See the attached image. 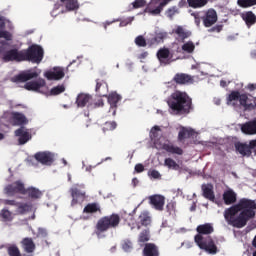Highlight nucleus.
Returning a JSON list of instances; mask_svg holds the SVG:
<instances>
[{"mask_svg": "<svg viewBox=\"0 0 256 256\" xmlns=\"http://www.w3.org/2000/svg\"><path fill=\"white\" fill-rule=\"evenodd\" d=\"M256 201L249 198H241L237 204L224 211V219L228 225L236 229H243L251 219H255Z\"/></svg>", "mask_w": 256, "mask_h": 256, "instance_id": "1", "label": "nucleus"}, {"mask_svg": "<svg viewBox=\"0 0 256 256\" xmlns=\"http://www.w3.org/2000/svg\"><path fill=\"white\" fill-rule=\"evenodd\" d=\"M167 103L172 115H189L193 111V99L187 92L176 90L170 95Z\"/></svg>", "mask_w": 256, "mask_h": 256, "instance_id": "2", "label": "nucleus"}, {"mask_svg": "<svg viewBox=\"0 0 256 256\" xmlns=\"http://www.w3.org/2000/svg\"><path fill=\"white\" fill-rule=\"evenodd\" d=\"M197 235L194 237L195 243L198 245L199 249L206 251L210 255H216L218 253L217 245L211 236L203 237V235H211L215 229L211 223L198 225L196 228Z\"/></svg>", "mask_w": 256, "mask_h": 256, "instance_id": "3", "label": "nucleus"}, {"mask_svg": "<svg viewBox=\"0 0 256 256\" xmlns=\"http://www.w3.org/2000/svg\"><path fill=\"white\" fill-rule=\"evenodd\" d=\"M119 223H121V216H119V214L113 213L108 216H103L96 223L95 233L96 235H101V233H105L109 231V229H117Z\"/></svg>", "mask_w": 256, "mask_h": 256, "instance_id": "4", "label": "nucleus"}, {"mask_svg": "<svg viewBox=\"0 0 256 256\" xmlns=\"http://www.w3.org/2000/svg\"><path fill=\"white\" fill-rule=\"evenodd\" d=\"M4 63L9 61H33V45H30L28 50L18 51L17 49H11L5 52L2 57Z\"/></svg>", "mask_w": 256, "mask_h": 256, "instance_id": "5", "label": "nucleus"}, {"mask_svg": "<svg viewBox=\"0 0 256 256\" xmlns=\"http://www.w3.org/2000/svg\"><path fill=\"white\" fill-rule=\"evenodd\" d=\"M4 193L7 197H15V195H27V199H33V187L25 188V184L21 180L8 184L4 188Z\"/></svg>", "mask_w": 256, "mask_h": 256, "instance_id": "6", "label": "nucleus"}, {"mask_svg": "<svg viewBox=\"0 0 256 256\" xmlns=\"http://www.w3.org/2000/svg\"><path fill=\"white\" fill-rule=\"evenodd\" d=\"M69 193L71 195V207H75V205H81L85 199H87V192L85 191L84 185L75 184L73 185Z\"/></svg>", "mask_w": 256, "mask_h": 256, "instance_id": "7", "label": "nucleus"}, {"mask_svg": "<svg viewBox=\"0 0 256 256\" xmlns=\"http://www.w3.org/2000/svg\"><path fill=\"white\" fill-rule=\"evenodd\" d=\"M170 1L171 0H151L144 9V13H150V15H161L164 7L169 5Z\"/></svg>", "mask_w": 256, "mask_h": 256, "instance_id": "8", "label": "nucleus"}, {"mask_svg": "<svg viewBox=\"0 0 256 256\" xmlns=\"http://www.w3.org/2000/svg\"><path fill=\"white\" fill-rule=\"evenodd\" d=\"M34 159L41 165L51 167L55 163V154L49 151L37 152L34 154Z\"/></svg>", "mask_w": 256, "mask_h": 256, "instance_id": "9", "label": "nucleus"}, {"mask_svg": "<svg viewBox=\"0 0 256 256\" xmlns=\"http://www.w3.org/2000/svg\"><path fill=\"white\" fill-rule=\"evenodd\" d=\"M44 77L48 81H61L65 77V68L60 66L50 68L44 73Z\"/></svg>", "mask_w": 256, "mask_h": 256, "instance_id": "10", "label": "nucleus"}, {"mask_svg": "<svg viewBox=\"0 0 256 256\" xmlns=\"http://www.w3.org/2000/svg\"><path fill=\"white\" fill-rule=\"evenodd\" d=\"M10 123L14 127H25L29 123V120L25 114L21 112H12L10 117Z\"/></svg>", "mask_w": 256, "mask_h": 256, "instance_id": "11", "label": "nucleus"}, {"mask_svg": "<svg viewBox=\"0 0 256 256\" xmlns=\"http://www.w3.org/2000/svg\"><path fill=\"white\" fill-rule=\"evenodd\" d=\"M204 27H213L217 23V11L208 9L202 17Z\"/></svg>", "mask_w": 256, "mask_h": 256, "instance_id": "12", "label": "nucleus"}, {"mask_svg": "<svg viewBox=\"0 0 256 256\" xmlns=\"http://www.w3.org/2000/svg\"><path fill=\"white\" fill-rule=\"evenodd\" d=\"M157 59L161 65H169L171 64V59H173V54H171L169 48H160L157 52Z\"/></svg>", "mask_w": 256, "mask_h": 256, "instance_id": "13", "label": "nucleus"}, {"mask_svg": "<svg viewBox=\"0 0 256 256\" xmlns=\"http://www.w3.org/2000/svg\"><path fill=\"white\" fill-rule=\"evenodd\" d=\"M172 81L176 83V85H191L194 83L195 79L189 74L177 73L174 75Z\"/></svg>", "mask_w": 256, "mask_h": 256, "instance_id": "14", "label": "nucleus"}, {"mask_svg": "<svg viewBox=\"0 0 256 256\" xmlns=\"http://www.w3.org/2000/svg\"><path fill=\"white\" fill-rule=\"evenodd\" d=\"M149 203L156 211H163L165 207V196L155 194L149 197Z\"/></svg>", "mask_w": 256, "mask_h": 256, "instance_id": "15", "label": "nucleus"}, {"mask_svg": "<svg viewBox=\"0 0 256 256\" xmlns=\"http://www.w3.org/2000/svg\"><path fill=\"white\" fill-rule=\"evenodd\" d=\"M15 137H18V144L25 145L27 141H30L31 134H29V130L25 127H20L14 131Z\"/></svg>", "mask_w": 256, "mask_h": 256, "instance_id": "16", "label": "nucleus"}, {"mask_svg": "<svg viewBox=\"0 0 256 256\" xmlns=\"http://www.w3.org/2000/svg\"><path fill=\"white\" fill-rule=\"evenodd\" d=\"M45 57V49H43V46L38 44H33V63H36V65L41 64Z\"/></svg>", "mask_w": 256, "mask_h": 256, "instance_id": "17", "label": "nucleus"}, {"mask_svg": "<svg viewBox=\"0 0 256 256\" xmlns=\"http://www.w3.org/2000/svg\"><path fill=\"white\" fill-rule=\"evenodd\" d=\"M148 225H151V216L149 212L142 211L136 221V228L139 230L141 227H148Z\"/></svg>", "mask_w": 256, "mask_h": 256, "instance_id": "18", "label": "nucleus"}, {"mask_svg": "<svg viewBox=\"0 0 256 256\" xmlns=\"http://www.w3.org/2000/svg\"><path fill=\"white\" fill-rule=\"evenodd\" d=\"M95 91L99 97H107V93H109V85L105 80L97 79Z\"/></svg>", "mask_w": 256, "mask_h": 256, "instance_id": "19", "label": "nucleus"}, {"mask_svg": "<svg viewBox=\"0 0 256 256\" xmlns=\"http://www.w3.org/2000/svg\"><path fill=\"white\" fill-rule=\"evenodd\" d=\"M202 195L205 199H208L209 201L215 202V191H213V184H202Z\"/></svg>", "mask_w": 256, "mask_h": 256, "instance_id": "20", "label": "nucleus"}, {"mask_svg": "<svg viewBox=\"0 0 256 256\" xmlns=\"http://www.w3.org/2000/svg\"><path fill=\"white\" fill-rule=\"evenodd\" d=\"M241 131L245 135H256V118L242 124Z\"/></svg>", "mask_w": 256, "mask_h": 256, "instance_id": "21", "label": "nucleus"}, {"mask_svg": "<svg viewBox=\"0 0 256 256\" xmlns=\"http://www.w3.org/2000/svg\"><path fill=\"white\" fill-rule=\"evenodd\" d=\"M33 79V72H22L11 78L12 83H27Z\"/></svg>", "mask_w": 256, "mask_h": 256, "instance_id": "22", "label": "nucleus"}, {"mask_svg": "<svg viewBox=\"0 0 256 256\" xmlns=\"http://www.w3.org/2000/svg\"><path fill=\"white\" fill-rule=\"evenodd\" d=\"M143 256H159V247L153 243H146L144 245L143 251H142Z\"/></svg>", "mask_w": 256, "mask_h": 256, "instance_id": "23", "label": "nucleus"}, {"mask_svg": "<svg viewBox=\"0 0 256 256\" xmlns=\"http://www.w3.org/2000/svg\"><path fill=\"white\" fill-rule=\"evenodd\" d=\"M121 101V95L117 93H112L108 96V103L110 104V111H112V115H116L117 113V103Z\"/></svg>", "mask_w": 256, "mask_h": 256, "instance_id": "24", "label": "nucleus"}, {"mask_svg": "<svg viewBox=\"0 0 256 256\" xmlns=\"http://www.w3.org/2000/svg\"><path fill=\"white\" fill-rule=\"evenodd\" d=\"M223 201L225 205H233L234 203H237V193L232 189L226 190L223 193Z\"/></svg>", "mask_w": 256, "mask_h": 256, "instance_id": "25", "label": "nucleus"}, {"mask_svg": "<svg viewBox=\"0 0 256 256\" xmlns=\"http://www.w3.org/2000/svg\"><path fill=\"white\" fill-rule=\"evenodd\" d=\"M234 147L236 151L240 153V155H243V157H251V153H253L251 150H249V144L247 143L236 142Z\"/></svg>", "mask_w": 256, "mask_h": 256, "instance_id": "26", "label": "nucleus"}, {"mask_svg": "<svg viewBox=\"0 0 256 256\" xmlns=\"http://www.w3.org/2000/svg\"><path fill=\"white\" fill-rule=\"evenodd\" d=\"M162 149L171 155H183V149L171 143L163 144Z\"/></svg>", "mask_w": 256, "mask_h": 256, "instance_id": "27", "label": "nucleus"}, {"mask_svg": "<svg viewBox=\"0 0 256 256\" xmlns=\"http://www.w3.org/2000/svg\"><path fill=\"white\" fill-rule=\"evenodd\" d=\"M93 97L89 94H79L76 99L77 107H85L91 103Z\"/></svg>", "mask_w": 256, "mask_h": 256, "instance_id": "28", "label": "nucleus"}, {"mask_svg": "<svg viewBox=\"0 0 256 256\" xmlns=\"http://www.w3.org/2000/svg\"><path fill=\"white\" fill-rule=\"evenodd\" d=\"M83 213H87V214L101 213V206L97 202L88 203L84 207Z\"/></svg>", "mask_w": 256, "mask_h": 256, "instance_id": "29", "label": "nucleus"}, {"mask_svg": "<svg viewBox=\"0 0 256 256\" xmlns=\"http://www.w3.org/2000/svg\"><path fill=\"white\" fill-rule=\"evenodd\" d=\"M45 197V191L39 190V188H33V203L34 205H41L43 198Z\"/></svg>", "mask_w": 256, "mask_h": 256, "instance_id": "30", "label": "nucleus"}, {"mask_svg": "<svg viewBox=\"0 0 256 256\" xmlns=\"http://www.w3.org/2000/svg\"><path fill=\"white\" fill-rule=\"evenodd\" d=\"M174 33L178 35V37L181 39L182 43L185 42V39H189L191 37V31L185 30L182 26H178L175 30Z\"/></svg>", "mask_w": 256, "mask_h": 256, "instance_id": "31", "label": "nucleus"}, {"mask_svg": "<svg viewBox=\"0 0 256 256\" xmlns=\"http://www.w3.org/2000/svg\"><path fill=\"white\" fill-rule=\"evenodd\" d=\"M243 21H245L247 27H252L256 23V16L252 11H248L242 15Z\"/></svg>", "mask_w": 256, "mask_h": 256, "instance_id": "32", "label": "nucleus"}, {"mask_svg": "<svg viewBox=\"0 0 256 256\" xmlns=\"http://www.w3.org/2000/svg\"><path fill=\"white\" fill-rule=\"evenodd\" d=\"M193 130H189L185 127H182L178 133V141H185V139H191L193 137Z\"/></svg>", "mask_w": 256, "mask_h": 256, "instance_id": "33", "label": "nucleus"}, {"mask_svg": "<svg viewBox=\"0 0 256 256\" xmlns=\"http://www.w3.org/2000/svg\"><path fill=\"white\" fill-rule=\"evenodd\" d=\"M167 37V33L158 32L155 36L148 40L149 45H159V43H163V40Z\"/></svg>", "mask_w": 256, "mask_h": 256, "instance_id": "34", "label": "nucleus"}, {"mask_svg": "<svg viewBox=\"0 0 256 256\" xmlns=\"http://www.w3.org/2000/svg\"><path fill=\"white\" fill-rule=\"evenodd\" d=\"M21 245L25 253H33V238L22 239Z\"/></svg>", "mask_w": 256, "mask_h": 256, "instance_id": "35", "label": "nucleus"}, {"mask_svg": "<svg viewBox=\"0 0 256 256\" xmlns=\"http://www.w3.org/2000/svg\"><path fill=\"white\" fill-rule=\"evenodd\" d=\"M46 89L47 83L44 79L33 82V91H35L36 93H45Z\"/></svg>", "mask_w": 256, "mask_h": 256, "instance_id": "36", "label": "nucleus"}, {"mask_svg": "<svg viewBox=\"0 0 256 256\" xmlns=\"http://www.w3.org/2000/svg\"><path fill=\"white\" fill-rule=\"evenodd\" d=\"M188 7L192 9H201V7H205L209 0H187Z\"/></svg>", "mask_w": 256, "mask_h": 256, "instance_id": "37", "label": "nucleus"}, {"mask_svg": "<svg viewBox=\"0 0 256 256\" xmlns=\"http://www.w3.org/2000/svg\"><path fill=\"white\" fill-rule=\"evenodd\" d=\"M164 165L165 167H168V169H173V171H179V169H181V166H179V164L172 158H166L164 160Z\"/></svg>", "mask_w": 256, "mask_h": 256, "instance_id": "38", "label": "nucleus"}, {"mask_svg": "<svg viewBox=\"0 0 256 256\" xmlns=\"http://www.w3.org/2000/svg\"><path fill=\"white\" fill-rule=\"evenodd\" d=\"M237 4L239 7H242V9H247L249 7H253L256 5V0H238Z\"/></svg>", "mask_w": 256, "mask_h": 256, "instance_id": "39", "label": "nucleus"}, {"mask_svg": "<svg viewBox=\"0 0 256 256\" xmlns=\"http://www.w3.org/2000/svg\"><path fill=\"white\" fill-rule=\"evenodd\" d=\"M115 129H117V122L115 121L106 122L102 127L103 133H107V131H115Z\"/></svg>", "mask_w": 256, "mask_h": 256, "instance_id": "40", "label": "nucleus"}, {"mask_svg": "<svg viewBox=\"0 0 256 256\" xmlns=\"http://www.w3.org/2000/svg\"><path fill=\"white\" fill-rule=\"evenodd\" d=\"M182 51H184V53H193V51H195V44L193 43V41H188L184 43L182 45Z\"/></svg>", "mask_w": 256, "mask_h": 256, "instance_id": "41", "label": "nucleus"}, {"mask_svg": "<svg viewBox=\"0 0 256 256\" xmlns=\"http://www.w3.org/2000/svg\"><path fill=\"white\" fill-rule=\"evenodd\" d=\"M122 249L126 253H131V251H133V242H131L129 239L123 240Z\"/></svg>", "mask_w": 256, "mask_h": 256, "instance_id": "42", "label": "nucleus"}, {"mask_svg": "<svg viewBox=\"0 0 256 256\" xmlns=\"http://www.w3.org/2000/svg\"><path fill=\"white\" fill-rule=\"evenodd\" d=\"M241 97V93L239 91H232L228 97H227V103L228 105L233 101H239V98Z\"/></svg>", "mask_w": 256, "mask_h": 256, "instance_id": "43", "label": "nucleus"}, {"mask_svg": "<svg viewBox=\"0 0 256 256\" xmlns=\"http://www.w3.org/2000/svg\"><path fill=\"white\" fill-rule=\"evenodd\" d=\"M9 256H21V251L17 245H11L7 249Z\"/></svg>", "mask_w": 256, "mask_h": 256, "instance_id": "44", "label": "nucleus"}, {"mask_svg": "<svg viewBox=\"0 0 256 256\" xmlns=\"http://www.w3.org/2000/svg\"><path fill=\"white\" fill-rule=\"evenodd\" d=\"M66 1V9H69V11H75L79 7V3L77 0H64Z\"/></svg>", "mask_w": 256, "mask_h": 256, "instance_id": "45", "label": "nucleus"}, {"mask_svg": "<svg viewBox=\"0 0 256 256\" xmlns=\"http://www.w3.org/2000/svg\"><path fill=\"white\" fill-rule=\"evenodd\" d=\"M61 93H65L64 85L55 86L50 90L51 95H61Z\"/></svg>", "mask_w": 256, "mask_h": 256, "instance_id": "46", "label": "nucleus"}, {"mask_svg": "<svg viewBox=\"0 0 256 256\" xmlns=\"http://www.w3.org/2000/svg\"><path fill=\"white\" fill-rule=\"evenodd\" d=\"M178 13H179V8H177V6L168 8L166 11V15L167 17H169V19H173V17H175V15H177Z\"/></svg>", "mask_w": 256, "mask_h": 256, "instance_id": "47", "label": "nucleus"}, {"mask_svg": "<svg viewBox=\"0 0 256 256\" xmlns=\"http://www.w3.org/2000/svg\"><path fill=\"white\" fill-rule=\"evenodd\" d=\"M139 243H147L149 241V232L148 230H143L138 238Z\"/></svg>", "mask_w": 256, "mask_h": 256, "instance_id": "48", "label": "nucleus"}, {"mask_svg": "<svg viewBox=\"0 0 256 256\" xmlns=\"http://www.w3.org/2000/svg\"><path fill=\"white\" fill-rule=\"evenodd\" d=\"M147 5V0H135L132 2L133 9H141Z\"/></svg>", "mask_w": 256, "mask_h": 256, "instance_id": "49", "label": "nucleus"}, {"mask_svg": "<svg viewBox=\"0 0 256 256\" xmlns=\"http://www.w3.org/2000/svg\"><path fill=\"white\" fill-rule=\"evenodd\" d=\"M135 44L138 47H147V40H145V37L140 35V36L135 38Z\"/></svg>", "mask_w": 256, "mask_h": 256, "instance_id": "50", "label": "nucleus"}, {"mask_svg": "<svg viewBox=\"0 0 256 256\" xmlns=\"http://www.w3.org/2000/svg\"><path fill=\"white\" fill-rule=\"evenodd\" d=\"M0 39H5V41H11L13 39V35L10 34L7 30H0Z\"/></svg>", "mask_w": 256, "mask_h": 256, "instance_id": "51", "label": "nucleus"}, {"mask_svg": "<svg viewBox=\"0 0 256 256\" xmlns=\"http://www.w3.org/2000/svg\"><path fill=\"white\" fill-rule=\"evenodd\" d=\"M18 211L23 215L24 213L31 211V205L18 203Z\"/></svg>", "mask_w": 256, "mask_h": 256, "instance_id": "52", "label": "nucleus"}, {"mask_svg": "<svg viewBox=\"0 0 256 256\" xmlns=\"http://www.w3.org/2000/svg\"><path fill=\"white\" fill-rule=\"evenodd\" d=\"M103 105H105V103L103 102V99L100 98L96 102L88 104V107H90V109H97L103 107Z\"/></svg>", "mask_w": 256, "mask_h": 256, "instance_id": "53", "label": "nucleus"}, {"mask_svg": "<svg viewBox=\"0 0 256 256\" xmlns=\"http://www.w3.org/2000/svg\"><path fill=\"white\" fill-rule=\"evenodd\" d=\"M249 100V97L247 94H240V97L238 98V101L242 107H245L247 105V101Z\"/></svg>", "mask_w": 256, "mask_h": 256, "instance_id": "54", "label": "nucleus"}, {"mask_svg": "<svg viewBox=\"0 0 256 256\" xmlns=\"http://www.w3.org/2000/svg\"><path fill=\"white\" fill-rule=\"evenodd\" d=\"M1 217L2 219H5V221H9L11 219V211L3 209L1 211Z\"/></svg>", "mask_w": 256, "mask_h": 256, "instance_id": "55", "label": "nucleus"}, {"mask_svg": "<svg viewBox=\"0 0 256 256\" xmlns=\"http://www.w3.org/2000/svg\"><path fill=\"white\" fill-rule=\"evenodd\" d=\"M166 211L168 215H171L173 212H175V202H169L166 205Z\"/></svg>", "mask_w": 256, "mask_h": 256, "instance_id": "56", "label": "nucleus"}, {"mask_svg": "<svg viewBox=\"0 0 256 256\" xmlns=\"http://www.w3.org/2000/svg\"><path fill=\"white\" fill-rule=\"evenodd\" d=\"M2 203L4 205H10L11 207H18L19 206V203L15 200L4 199V200H2Z\"/></svg>", "mask_w": 256, "mask_h": 256, "instance_id": "57", "label": "nucleus"}, {"mask_svg": "<svg viewBox=\"0 0 256 256\" xmlns=\"http://www.w3.org/2000/svg\"><path fill=\"white\" fill-rule=\"evenodd\" d=\"M223 31V25H216L208 30L209 33H221Z\"/></svg>", "mask_w": 256, "mask_h": 256, "instance_id": "58", "label": "nucleus"}, {"mask_svg": "<svg viewBox=\"0 0 256 256\" xmlns=\"http://www.w3.org/2000/svg\"><path fill=\"white\" fill-rule=\"evenodd\" d=\"M256 109V104L255 103H247L244 105V111H253Z\"/></svg>", "mask_w": 256, "mask_h": 256, "instance_id": "59", "label": "nucleus"}, {"mask_svg": "<svg viewBox=\"0 0 256 256\" xmlns=\"http://www.w3.org/2000/svg\"><path fill=\"white\" fill-rule=\"evenodd\" d=\"M149 175L152 177V179H161V173H159L157 170L150 171Z\"/></svg>", "mask_w": 256, "mask_h": 256, "instance_id": "60", "label": "nucleus"}, {"mask_svg": "<svg viewBox=\"0 0 256 256\" xmlns=\"http://www.w3.org/2000/svg\"><path fill=\"white\" fill-rule=\"evenodd\" d=\"M37 237H43V238L47 237V230L44 228H39Z\"/></svg>", "mask_w": 256, "mask_h": 256, "instance_id": "61", "label": "nucleus"}, {"mask_svg": "<svg viewBox=\"0 0 256 256\" xmlns=\"http://www.w3.org/2000/svg\"><path fill=\"white\" fill-rule=\"evenodd\" d=\"M134 169L136 173H143L145 171V166H143V164H136Z\"/></svg>", "mask_w": 256, "mask_h": 256, "instance_id": "62", "label": "nucleus"}, {"mask_svg": "<svg viewBox=\"0 0 256 256\" xmlns=\"http://www.w3.org/2000/svg\"><path fill=\"white\" fill-rule=\"evenodd\" d=\"M249 151H255L256 152V140H251L248 144Z\"/></svg>", "mask_w": 256, "mask_h": 256, "instance_id": "63", "label": "nucleus"}, {"mask_svg": "<svg viewBox=\"0 0 256 256\" xmlns=\"http://www.w3.org/2000/svg\"><path fill=\"white\" fill-rule=\"evenodd\" d=\"M25 89H27V91H33V81L26 83Z\"/></svg>", "mask_w": 256, "mask_h": 256, "instance_id": "64", "label": "nucleus"}]
</instances>
